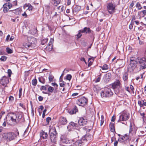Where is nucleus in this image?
I'll use <instances>...</instances> for the list:
<instances>
[{
	"instance_id": "f257e3e1",
	"label": "nucleus",
	"mask_w": 146,
	"mask_h": 146,
	"mask_svg": "<svg viewBox=\"0 0 146 146\" xmlns=\"http://www.w3.org/2000/svg\"><path fill=\"white\" fill-rule=\"evenodd\" d=\"M23 116V113L21 112L9 113L6 117V121L7 124L10 125L15 124L19 122Z\"/></svg>"
},
{
	"instance_id": "f03ea898",
	"label": "nucleus",
	"mask_w": 146,
	"mask_h": 146,
	"mask_svg": "<svg viewBox=\"0 0 146 146\" xmlns=\"http://www.w3.org/2000/svg\"><path fill=\"white\" fill-rule=\"evenodd\" d=\"M49 134L50 141L53 145L56 144L57 133L54 127H52L49 129Z\"/></svg>"
},
{
	"instance_id": "7ed1b4c3",
	"label": "nucleus",
	"mask_w": 146,
	"mask_h": 146,
	"mask_svg": "<svg viewBox=\"0 0 146 146\" xmlns=\"http://www.w3.org/2000/svg\"><path fill=\"white\" fill-rule=\"evenodd\" d=\"M121 86V81L119 80H117L111 84L112 87L116 94H118L119 92Z\"/></svg>"
},
{
	"instance_id": "20e7f679",
	"label": "nucleus",
	"mask_w": 146,
	"mask_h": 146,
	"mask_svg": "<svg viewBox=\"0 0 146 146\" xmlns=\"http://www.w3.org/2000/svg\"><path fill=\"white\" fill-rule=\"evenodd\" d=\"M113 92L110 89L108 88H106L104 91L101 93V95L102 98L110 97L112 96Z\"/></svg>"
},
{
	"instance_id": "39448f33",
	"label": "nucleus",
	"mask_w": 146,
	"mask_h": 146,
	"mask_svg": "<svg viewBox=\"0 0 146 146\" xmlns=\"http://www.w3.org/2000/svg\"><path fill=\"white\" fill-rule=\"evenodd\" d=\"M129 114L124 111L119 115L117 122H121L123 121H127L129 119Z\"/></svg>"
},
{
	"instance_id": "423d86ee",
	"label": "nucleus",
	"mask_w": 146,
	"mask_h": 146,
	"mask_svg": "<svg viewBox=\"0 0 146 146\" xmlns=\"http://www.w3.org/2000/svg\"><path fill=\"white\" fill-rule=\"evenodd\" d=\"M115 5L112 2L108 3L107 8L108 13L110 14H112L115 11Z\"/></svg>"
},
{
	"instance_id": "0eeeda50",
	"label": "nucleus",
	"mask_w": 146,
	"mask_h": 146,
	"mask_svg": "<svg viewBox=\"0 0 146 146\" xmlns=\"http://www.w3.org/2000/svg\"><path fill=\"white\" fill-rule=\"evenodd\" d=\"M94 60L91 58H89L88 60V65H87V62H86L84 58H83V64H84V66L83 67V69L85 70H89L88 69L89 67L91 66L93 63Z\"/></svg>"
},
{
	"instance_id": "6e6552de",
	"label": "nucleus",
	"mask_w": 146,
	"mask_h": 146,
	"mask_svg": "<svg viewBox=\"0 0 146 146\" xmlns=\"http://www.w3.org/2000/svg\"><path fill=\"white\" fill-rule=\"evenodd\" d=\"M9 82V78L7 77L4 76H3L0 79V84L5 87L7 86V84Z\"/></svg>"
},
{
	"instance_id": "1a4fd4ad",
	"label": "nucleus",
	"mask_w": 146,
	"mask_h": 146,
	"mask_svg": "<svg viewBox=\"0 0 146 146\" xmlns=\"http://www.w3.org/2000/svg\"><path fill=\"white\" fill-rule=\"evenodd\" d=\"M11 8L12 7L11 3H5L3 5V11L4 13H7L10 11H9V9Z\"/></svg>"
},
{
	"instance_id": "9d476101",
	"label": "nucleus",
	"mask_w": 146,
	"mask_h": 146,
	"mask_svg": "<svg viewBox=\"0 0 146 146\" xmlns=\"http://www.w3.org/2000/svg\"><path fill=\"white\" fill-rule=\"evenodd\" d=\"M35 39L34 38H32L31 37H28V43H24L23 44V45L26 48L30 47L33 43V40Z\"/></svg>"
},
{
	"instance_id": "9b49d317",
	"label": "nucleus",
	"mask_w": 146,
	"mask_h": 146,
	"mask_svg": "<svg viewBox=\"0 0 146 146\" xmlns=\"http://www.w3.org/2000/svg\"><path fill=\"white\" fill-rule=\"evenodd\" d=\"M140 96L139 95L138 96V99L139 100L138 101V104L141 108H142L143 109L145 108L146 106V102L143 100H140Z\"/></svg>"
},
{
	"instance_id": "f8f14e48",
	"label": "nucleus",
	"mask_w": 146,
	"mask_h": 146,
	"mask_svg": "<svg viewBox=\"0 0 146 146\" xmlns=\"http://www.w3.org/2000/svg\"><path fill=\"white\" fill-rule=\"evenodd\" d=\"M67 123V120L66 117L61 116L59 118L58 123L60 125H64Z\"/></svg>"
},
{
	"instance_id": "ddd939ff",
	"label": "nucleus",
	"mask_w": 146,
	"mask_h": 146,
	"mask_svg": "<svg viewBox=\"0 0 146 146\" xmlns=\"http://www.w3.org/2000/svg\"><path fill=\"white\" fill-rule=\"evenodd\" d=\"M135 125L133 123H130L129 126V135L131 136L133 133H135L136 131L135 130Z\"/></svg>"
},
{
	"instance_id": "4468645a",
	"label": "nucleus",
	"mask_w": 146,
	"mask_h": 146,
	"mask_svg": "<svg viewBox=\"0 0 146 146\" xmlns=\"http://www.w3.org/2000/svg\"><path fill=\"white\" fill-rule=\"evenodd\" d=\"M53 39L51 38L48 43V45H47L45 48V49L46 50L50 51L52 50L53 47Z\"/></svg>"
},
{
	"instance_id": "2eb2a0df",
	"label": "nucleus",
	"mask_w": 146,
	"mask_h": 146,
	"mask_svg": "<svg viewBox=\"0 0 146 146\" xmlns=\"http://www.w3.org/2000/svg\"><path fill=\"white\" fill-rule=\"evenodd\" d=\"M90 139V137L88 134H86L83 137V145L87 146L88 142V140Z\"/></svg>"
},
{
	"instance_id": "dca6fc26",
	"label": "nucleus",
	"mask_w": 146,
	"mask_h": 146,
	"mask_svg": "<svg viewBox=\"0 0 146 146\" xmlns=\"http://www.w3.org/2000/svg\"><path fill=\"white\" fill-rule=\"evenodd\" d=\"M7 138L9 140H12L17 137V135L14 132H9L7 133Z\"/></svg>"
},
{
	"instance_id": "f3484780",
	"label": "nucleus",
	"mask_w": 146,
	"mask_h": 146,
	"mask_svg": "<svg viewBox=\"0 0 146 146\" xmlns=\"http://www.w3.org/2000/svg\"><path fill=\"white\" fill-rule=\"evenodd\" d=\"M129 136L127 134H125L122 137L119 138L118 140L121 142L125 143V142L127 141L129 139Z\"/></svg>"
},
{
	"instance_id": "a211bd4d",
	"label": "nucleus",
	"mask_w": 146,
	"mask_h": 146,
	"mask_svg": "<svg viewBox=\"0 0 146 146\" xmlns=\"http://www.w3.org/2000/svg\"><path fill=\"white\" fill-rule=\"evenodd\" d=\"M22 10L21 7H19L17 8L14 10H10L9 12H12L16 15H20L21 13L22 12Z\"/></svg>"
},
{
	"instance_id": "6ab92c4d",
	"label": "nucleus",
	"mask_w": 146,
	"mask_h": 146,
	"mask_svg": "<svg viewBox=\"0 0 146 146\" xmlns=\"http://www.w3.org/2000/svg\"><path fill=\"white\" fill-rule=\"evenodd\" d=\"M40 135V138L44 139H46L48 136L47 133L45 132L44 131L42 130L41 131Z\"/></svg>"
},
{
	"instance_id": "aec40b11",
	"label": "nucleus",
	"mask_w": 146,
	"mask_h": 146,
	"mask_svg": "<svg viewBox=\"0 0 146 146\" xmlns=\"http://www.w3.org/2000/svg\"><path fill=\"white\" fill-rule=\"evenodd\" d=\"M138 62L140 64L141 66H145V58L143 57L141 58L138 59Z\"/></svg>"
},
{
	"instance_id": "412c9836",
	"label": "nucleus",
	"mask_w": 146,
	"mask_h": 146,
	"mask_svg": "<svg viewBox=\"0 0 146 146\" xmlns=\"http://www.w3.org/2000/svg\"><path fill=\"white\" fill-rule=\"evenodd\" d=\"M27 7L28 9L26 10V11L29 10V11H31L33 10V6L29 3H26L23 6V7L24 9H25Z\"/></svg>"
},
{
	"instance_id": "4be33fe9",
	"label": "nucleus",
	"mask_w": 146,
	"mask_h": 146,
	"mask_svg": "<svg viewBox=\"0 0 146 146\" xmlns=\"http://www.w3.org/2000/svg\"><path fill=\"white\" fill-rule=\"evenodd\" d=\"M128 78V72H126L123 74L122 78L124 81L127 82Z\"/></svg>"
},
{
	"instance_id": "5701e85b",
	"label": "nucleus",
	"mask_w": 146,
	"mask_h": 146,
	"mask_svg": "<svg viewBox=\"0 0 146 146\" xmlns=\"http://www.w3.org/2000/svg\"><path fill=\"white\" fill-rule=\"evenodd\" d=\"M81 6L76 5L72 9V11L74 13H77L81 9Z\"/></svg>"
},
{
	"instance_id": "b1692460",
	"label": "nucleus",
	"mask_w": 146,
	"mask_h": 146,
	"mask_svg": "<svg viewBox=\"0 0 146 146\" xmlns=\"http://www.w3.org/2000/svg\"><path fill=\"white\" fill-rule=\"evenodd\" d=\"M137 64V62L136 61L130 62V65L133 70L136 67Z\"/></svg>"
},
{
	"instance_id": "393cba45",
	"label": "nucleus",
	"mask_w": 146,
	"mask_h": 146,
	"mask_svg": "<svg viewBox=\"0 0 146 146\" xmlns=\"http://www.w3.org/2000/svg\"><path fill=\"white\" fill-rule=\"evenodd\" d=\"M78 109L76 106H75L72 110L69 111V113L70 114L76 113L78 111Z\"/></svg>"
},
{
	"instance_id": "a878e982",
	"label": "nucleus",
	"mask_w": 146,
	"mask_h": 146,
	"mask_svg": "<svg viewBox=\"0 0 146 146\" xmlns=\"http://www.w3.org/2000/svg\"><path fill=\"white\" fill-rule=\"evenodd\" d=\"M109 127L111 132H114L115 131L114 123H111L109 125Z\"/></svg>"
},
{
	"instance_id": "bb28decb",
	"label": "nucleus",
	"mask_w": 146,
	"mask_h": 146,
	"mask_svg": "<svg viewBox=\"0 0 146 146\" xmlns=\"http://www.w3.org/2000/svg\"><path fill=\"white\" fill-rule=\"evenodd\" d=\"M91 31L90 28L88 27H85L83 29V33H86V34H90L91 33Z\"/></svg>"
},
{
	"instance_id": "cd10ccee",
	"label": "nucleus",
	"mask_w": 146,
	"mask_h": 146,
	"mask_svg": "<svg viewBox=\"0 0 146 146\" xmlns=\"http://www.w3.org/2000/svg\"><path fill=\"white\" fill-rule=\"evenodd\" d=\"M88 123V117L86 116L83 117V126L86 125Z\"/></svg>"
},
{
	"instance_id": "c85d7f7f",
	"label": "nucleus",
	"mask_w": 146,
	"mask_h": 146,
	"mask_svg": "<svg viewBox=\"0 0 146 146\" xmlns=\"http://www.w3.org/2000/svg\"><path fill=\"white\" fill-rule=\"evenodd\" d=\"M88 103V99L85 97H83V107H85Z\"/></svg>"
},
{
	"instance_id": "c756f323",
	"label": "nucleus",
	"mask_w": 146,
	"mask_h": 146,
	"mask_svg": "<svg viewBox=\"0 0 146 146\" xmlns=\"http://www.w3.org/2000/svg\"><path fill=\"white\" fill-rule=\"evenodd\" d=\"M38 79L39 82L42 84H44L45 82V80L44 78L41 76L38 77Z\"/></svg>"
},
{
	"instance_id": "7c9ffc66",
	"label": "nucleus",
	"mask_w": 146,
	"mask_h": 146,
	"mask_svg": "<svg viewBox=\"0 0 146 146\" xmlns=\"http://www.w3.org/2000/svg\"><path fill=\"white\" fill-rule=\"evenodd\" d=\"M48 87V88H47L48 92L49 94H50V93H52L53 92L54 90V88L53 87L49 85Z\"/></svg>"
},
{
	"instance_id": "2f4dec72",
	"label": "nucleus",
	"mask_w": 146,
	"mask_h": 146,
	"mask_svg": "<svg viewBox=\"0 0 146 146\" xmlns=\"http://www.w3.org/2000/svg\"><path fill=\"white\" fill-rule=\"evenodd\" d=\"M135 6L138 10H141L143 9V7L139 2H137V3Z\"/></svg>"
},
{
	"instance_id": "473e14b6",
	"label": "nucleus",
	"mask_w": 146,
	"mask_h": 146,
	"mask_svg": "<svg viewBox=\"0 0 146 146\" xmlns=\"http://www.w3.org/2000/svg\"><path fill=\"white\" fill-rule=\"evenodd\" d=\"M76 104L79 106H82L81 105L82 104V98L81 97V98L78 99L77 100Z\"/></svg>"
},
{
	"instance_id": "72a5a7b5",
	"label": "nucleus",
	"mask_w": 146,
	"mask_h": 146,
	"mask_svg": "<svg viewBox=\"0 0 146 146\" xmlns=\"http://www.w3.org/2000/svg\"><path fill=\"white\" fill-rule=\"evenodd\" d=\"M82 31L81 30H80L78 31V33L76 35V38L77 39H78L81 37L82 35Z\"/></svg>"
},
{
	"instance_id": "f704fd0d",
	"label": "nucleus",
	"mask_w": 146,
	"mask_h": 146,
	"mask_svg": "<svg viewBox=\"0 0 146 146\" xmlns=\"http://www.w3.org/2000/svg\"><path fill=\"white\" fill-rule=\"evenodd\" d=\"M103 70H107L109 69L108 66L106 64H104L103 66H100Z\"/></svg>"
},
{
	"instance_id": "c9c22d12",
	"label": "nucleus",
	"mask_w": 146,
	"mask_h": 146,
	"mask_svg": "<svg viewBox=\"0 0 146 146\" xmlns=\"http://www.w3.org/2000/svg\"><path fill=\"white\" fill-rule=\"evenodd\" d=\"M48 40V39L47 38L42 39L41 40V44L42 45H44L47 42Z\"/></svg>"
},
{
	"instance_id": "e433bc0d",
	"label": "nucleus",
	"mask_w": 146,
	"mask_h": 146,
	"mask_svg": "<svg viewBox=\"0 0 146 146\" xmlns=\"http://www.w3.org/2000/svg\"><path fill=\"white\" fill-rule=\"evenodd\" d=\"M48 86V85H46L45 86H41L40 90L42 91V90H46Z\"/></svg>"
},
{
	"instance_id": "4c0bfd02",
	"label": "nucleus",
	"mask_w": 146,
	"mask_h": 146,
	"mask_svg": "<svg viewBox=\"0 0 146 146\" xmlns=\"http://www.w3.org/2000/svg\"><path fill=\"white\" fill-rule=\"evenodd\" d=\"M17 3L18 2L17 0H15L13 1L12 3L11 2L12 7L17 6L18 5Z\"/></svg>"
},
{
	"instance_id": "58836bf2",
	"label": "nucleus",
	"mask_w": 146,
	"mask_h": 146,
	"mask_svg": "<svg viewBox=\"0 0 146 146\" xmlns=\"http://www.w3.org/2000/svg\"><path fill=\"white\" fill-rule=\"evenodd\" d=\"M37 83V80L36 78L32 80V84L33 86H35L36 85Z\"/></svg>"
},
{
	"instance_id": "ea45409f",
	"label": "nucleus",
	"mask_w": 146,
	"mask_h": 146,
	"mask_svg": "<svg viewBox=\"0 0 146 146\" xmlns=\"http://www.w3.org/2000/svg\"><path fill=\"white\" fill-rule=\"evenodd\" d=\"M54 78V76L52 74H50L48 77L49 81L50 82H52Z\"/></svg>"
},
{
	"instance_id": "a19ab883",
	"label": "nucleus",
	"mask_w": 146,
	"mask_h": 146,
	"mask_svg": "<svg viewBox=\"0 0 146 146\" xmlns=\"http://www.w3.org/2000/svg\"><path fill=\"white\" fill-rule=\"evenodd\" d=\"M138 15L139 17V18L140 19L141 18H143L144 17V15H143L141 11H138Z\"/></svg>"
},
{
	"instance_id": "79ce46f5",
	"label": "nucleus",
	"mask_w": 146,
	"mask_h": 146,
	"mask_svg": "<svg viewBox=\"0 0 146 146\" xmlns=\"http://www.w3.org/2000/svg\"><path fill=\"white\" fill-rule=\"evenodd\" d=\"M7 59V57L6 56H1V57L0 58V60L1 61H5Z\"/></svg>"
},
{
	"instance_id": "37998d69",
	"label": "nucleus",
	"mask_w": 146,
	"mask_h": 146,
	"mask_svg": "<svg viewBox=\"0 0 146 146\" xmlns=\"http://www.w3.org/2000/svg\"><path fill=\"white\" fill-rule=\"evenodd\" d=\"M101 120H100V125L101 126L104 123V117L103 115H102L101 116Z\"/></svg>"
},
{
	"instance_id": "c03bdc74",
	"label": "nucleus",
	"mask_w": 146,
	"mask_h": 146,
	"mask_svg": "<svg viewBox=\"0 0 146 146\" xmlns=\"http://www.w3.org/2000/svg\"><path fill=\"white\" fill-rule=\"evenodd\" d=\"M6 51L8 54H11L13 53V50L9 47H7L6 48Z\"/></svg>"
},
{
	"instance_id": "a18cd8bd",
	"label": "nucleus",
	"mask_w": 146,
	"mask_h": 146,
	"mask_svg": "<svg viewBox=\"0 0 146 146\" xmlns=\"http://www.w3.org/2000/svg\"><path fill=\"white\" fill-rule=\"evenodd\" d=\"M60 3V2L58 0H54V6H57V5Z\"/></svg>"
},
{
	"instance_id": "49530a36",
	"label": "nucleus",
	"mask_w": 146,
	"mask_h": 146,
	"mask_svg": "<svg viewBox=\"0 0 146 146\" xmlns=\"http://www.w3.org/2000/svg\"><path fill=\"white\" fill-rule=\"evenodd\" d=\"M111 73H108L106 74V78L109 79H110L111 78Z\"/></svg>"
},
{
	"instance_id": "de8ad7c7",
	"label": "nucleus",
	"mask_w": 146,
	"mask_h": 146,
	"mask_svg": "<svg viewBox=\"0 0 146 146\" xmlns=\"http://www.w3.org/2000/svg\"><path fill=\"white\" fill-rule=\"evenodd\" d=\"M77 125L76 123H74L72 122H70L69 124V126H71L73 127H76Z\"/></svg>"
},
{
	"instance_id": "09e8293b",
	"label": "nucleus",
	"mask_w": 146,
	"mask_h": 146,
	"mask_svg": "<svg viewBox=\"0 0 146 146\" xmlns=\"http://www.w3.org/2000/svg\"><path fill=\"white\" fill-rule=\"evenodd\" d=\"M51 120V118L50 117H48L46 118V125H48L50 122Z\"/></svg>"
},
{
	"instance_id": "8fccbe9b",
	"label": "nucleus",
	"mask_w": 146,
	"mask_h": 146,
	"mask_svg": "<svg viewBox=\"0 0 146 146\" xmlns=\"http://www.w3.org/2000/svg\"><path fill=\"white\" fill-rule=\"evenodd\" d=\"M22 89L21 87L19 88V98H20L22 96Z\"/></svg>"
},
{
	"instance_id": "3c124183",
	"label": "nucleus",
	"mask_w": 146,
	"mask_h": 146,
	"mask_svg": "<svg viewBox=\"0 0 146 146\" xmlns=\"http://www.w3.org/2000/svg\"><path fill=\"white\" fill-rule=\"evenodd\" d=\"M7 73L8 76L9 77H10L12 73L11 70V69H9L8 70Z\"/></svg>"
},
{
	"instance_id": "603ef678",
	"label": "nucleus",
	"mask_w": 146,
	"mask_h": 146,
	"mask_svg": "<svg viewBox=\"0 0 146 146\" xmlns=\"http://www.w3.org/2000/svg\"><path fill=\"white\" fill-rule=\"evenodd\" d=\"M82 142H80V141H77L76 142V145H78V146H81L82 144Z\"/></svg>"
},
{
	"instance_id": "864d4df0",
	"label": "nucleus",
	"mask_w": 146,
	"mask_h": 146,
	"mask_svg": "<svg viewBox=\"0 0 146 146\" xmlns=\"http://www.w3.org/2000/svg\"><path fill=\"white\" fill-rule=\"evenodd\" d=\"M134 5V1H132L131 2V3L130 4L129 8L130 9H132Z\"/></svg>"
},
{
	"instance_id": "5fc2aeb1",
	"label": "nucleus",
	"mask_w": 146,
	"mask_h": 146,
	"mask_svg": "<svg viewBox=\"0 0 146 146\" xmlns=\"http://www.w3.org/2000/svg\"><path fill=\"white\" fill-rule=\"evenodd\" d=\"M119 141V140H118H118H115L114 143V146H117Z\"/></svg>"
},
{
	"instance_id": "6e6d98bb",
	"label": "nucleus",
	"mask_w": 146,
	"mask_h": 146,
	"mask_svg": "<svg viewBox=\"0 0 146 146\" xmlns=\"http://www.w3.org/2000/svg\"><path fill=\"white\" fill-rule=\"evenodd\" d=\"M72 78V76L70 74H68L66 76V79L69 80H70Z\"/></svg>"
},
{
	"instance_id": "4d7b16f0",
	"label": "nucleus",
	"mask_w": 146,
	"mask_h": 146,
	"mask_svg": "<svg viewBox=\"0 0 146 146\" xmlns=\"http://www.w3.org/2000/svg\"><path fill=\"white\" fill-rule=\"evenodd\" d=\"M14 100V97L12 96H10L9 97V101L10 102H12Z\"/></svg>"
},
{
	"instance_id": "13d9d810",
	"label": "nucleus",
	"mask_w": 146,
	"mask_h": 146,
	"mask_svg": "<svg viewBox=\"0 0 146 146\" xmlns=\"http://www.w3.org/2000/svg\"><path fill=\"white\" fill-rule=\"evenodd\" d=\"M78 123L79 125H82V120L80 118L78 121Z\"/></svg>"
},
{
	"instance_id": "bf43d9fd",
	"label": "nucleus",
	"mask_w": 146,
	"mask_h": 146,
	"mask_svg": "<svg viewBox=\"0 0 146 146\" xmlns=\"http://www.w3.org/2000/svg\"><path fill=\"white\" fill-rule=\"evenodd\" d=\"M88 44L87 43H86V42H84L83 43V47H84L85 48V51H86V47L87 46H87V45H88Z\"/></svg>"
},
{
	"instance_id": "052dcab7",
	"label": "nucleus",
	"mask_w": 146,
	"mask_h": 146,
	"mask_svg": "<svg viewBox=\"0 0 146 146\" xmlns=\"http://www.w3.org/2000/svg\"><path fill=\"white\" fill-rule=\"evenodd\" d=\"M22 15L25 18H27L28 17V15H27L26 11L24 12L22 14Z\"/></svg>"
},
{
	"instance_id": "680f3d73",
	"label": "nucleus",
	"mask_w": 146,
	"mask_h": 146,
	"mask_svg": "<svg viewBox=\"0 0 146 146\" xmlns=\"http://www.w3.org/2000/svg\"><path fill=\"white\" fill-rule=\"evenodd\" d=\"M19 105V106L21 107L23 109H25V106L22 103H20Z\"/></svg>"
},
{
	"instance_id": "e2e57ef3",
	"label": "nucleus",
	"mask_w": 146,
	"mask_h": 146,
	"mask_svg": "<svg viewBox=\"0 0 146 146\" xmlns=\"http://www.w3.org/2000/svg\"><path fill=\"white\" fill-rule=\"evenodd\" d=\"M46 109H45L43 111V112L42 115V117L43 118H44L45 117V113L46 112Z\"/></svg>"
},
{
	"instance_id": "0e129e2a",
	"label": "nucleus",
	"mask_w": 146,
	"mask_h": 146,
	"mask_svg": "<svg viewBox=\"0 0 146 146\" xmlns=\"http://www.w3.org/2000/svg\"><path fill=\"white\" fill-rule=\"evenodd\" d=\"M5 113V111H2L0 113V119L2 118V116Z\"/></svg>"
},
{
	"instance_id": "69168bd1",
	"label": "nucleus",
	"mask_w": 146,
	"mask_h": 146,
	"mask_svg": "<svg viewBox=\"0 0 146 146\" xmlns=\"http://www.w3.org/2000/svg\"><path fill=\"white\" fill-rule=\"evenodd\" d=\"M65 85L64 82L63 81L62 82H61L60 83V86L61 87H63Z\"/></svg>"
},
{
	"instance_id": "338daca9",
	"label": "nucleus",
	"mask_w": 146,
	"mask_h": 146,
	"mask_svg": "<svg viewBox=\"0 0 146 146\" xmlns=\"http://www.w3.org/2000/svg\"><path fill=\"white\" fill-rule=\"evenodd\" d=\"M141 11L142 12L143 15H144L145 17L146 15V10H143Z\"/></svg>"
},
{
	"instance_id": "774afa93",
	"label": "nucleus",
	"mask_w": 146,
	"mask_h": 146,
	"mask_svg": "<svg viewBox=\"0 0 146 146\" xmlns=\"http://www.w3.org/2000/svg\"><path fill=\"white\" fill-rule=\"evenodd\" d=\"M38 99L39 101H42L43 100V98L41 96H40L38 97Z\"/></svg>"
}]
</instances>
